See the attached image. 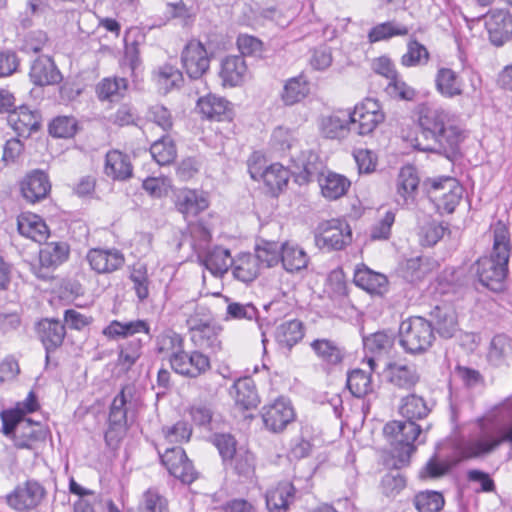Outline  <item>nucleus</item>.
Wrapping results in <instances>:
<instances>
[{"label":"nucleus","instance_id":"1","mask_svg":"<svg viewBox=\"0 0 512 512\" xmlns=\"http://www.w3.org/2000/svg\"><path fill=\"white\" fill-rule=\"evenodd\" d=\"M399 413L405 420L388 422L383 429L386 436L394 438L391 457L392 466L397 470L408 466L417 445L426 441L417 421L426 418L430 408L423 397L410 394L402 398Z\"/></svg>","mask_w":512,"mask_h":512},{"label":"nucleus","instance_id":"2","mask_svg":"<svg viewBox=\"0 0 512 512\" xmlns=\"http://www.w3.org/2000/svg\"><path fill=\"white\" fill-rule=\"evenodd\" d=\"M418 122L421 136L427 141V144L417 143L419 150L448 159L458 154L466 134L454 114L441 107L425 106L420 111Z\"/></svg>","mask_w":512,"mask_h":512},{"label":"nucleus","instance_id":"3","mask_svg":"<svg viewBox=\"0 0 512 512\" xmlns=\"http://www.w3.org/2000/svg\"><path fill=\"white\" fill-rule=\"evenodd\" d=\"M509 258V232L503 223L498 222L493 227V246L490 254L480 257L474 264L479 282L494 292L502 291L508 273Z\"/></svg>","mask_w":512,"mask_h":512},{"label":"nucleus","instance_id":"4","mask_svg":"<svg viewBox=\"0 0 512 512\" xmlns=\"http://www.w3.org/2000/svg\"><path fill=\"white\" fill-rule=\"evenodd\" d=\"M32 413V390L23 402H17L12 408L2 410V432L13 440L17 448L30 449L32 446V419L27 417Z\"/></svg>","mask_w":512,"mask_h":512},{"label":"nucleus","instance_id":"5","mask_svg":"<svg viewBox=\"0 0 512 512\" xmlns=\"http://www.w3.org/2000/svg\"><path fill=\"white\" fill-rule=\"evenodd\" d=\"M434 340V327L423 317H411L400 325L399 342L405 352L409 354L426 352Z\"/></svg>","mask_w":512,"mask_h":512},{"label":"nucleus","instance_id":"6","mask_svg":"<svg viewBox=\"0 0 512 512\" xmlns=\"http://www.w3.org/2000/svg\"><path fill=\"white\" fill-rule=\"evenodd\" d=\"M384 119L380 103L373 98H366L349 111L350 129L361 136L371 134Z\"/></svg>","mask_w":512,"mask_h":512},{"label":"nucleus","instance_id":"7","mask_svg":"<svg viewBox=\"0 0 512 512\" xmlns=\"http://www.w3.org/2000/svg\"><path fill=\"white\" fill-rule=\"evenodd\" d=\"M352 241V231L346 221L332 219L321 223L315 235L316 245L321 249L341 250Z\"/></svg>","mask_w":512,"mask_h":512},{"label":"nucleus","instance_id":"8","mask_svg":"<svg viewBox=\"0 0 512 512\" xmlns=\"http://www.w3.org/2000/svg\"><path fill=\"white\" fill-rule=\"evenodd\" d=\"M169 363L175 373L188 378H197L211 369L209 357L199 350L187 352L183 349L169 358Z\"/></svg>","mask_w":512,"mask_h":512},{"label":"nucleus","instance_id":"9","mask_svg":"<svg viewBox=\"0 0 512 512\" xmlns=\"http://www.w3.org/2000/svg\"><path fill=\"white\" fill-rule=\"evenodd\" d=\"M126 387L114 397L109 411V427L105 432L107 445L112 446L119 442L127 431V396Z\"/></svg>","mask_w":512,"mask_h":512},{"label":"nucleus","instance_id":"10","mask_svg":"<svg viewBox=\"0 0 512 512\" xmlns=\"http://www.w3.org/2000/svg\"><path fill=\"white\" fill-rule=\"evenodd\" d=\"M429 193L439 209L452 213L460 203L463 188L456 179L444 177L432 182Z\"/></svg>","mask_w":512,"mask_h":512},{"label":"nucleus","instance_id":"11","mask_svg":"<svg viewBox=\"0 0 512 512\" xmlns=\"http://www.w3.org/2000/svg\"><path fill=\"white\" fill-rule=\"evenodd\" d=\"M160 460L172 476L185 484H190L197 478L193 464L182 447L167 448L160 454Z\"/></svg>","mask_w":512,"mask_h":512},{"label":"nucleus","instance_id":"12","mask_svg":"<svg viewBox=\"0 0 512 512\" xmlns=\"http://www.w3.org/2000/svg\"><path fill=\"white\" fill-rule=\"evenodd\" d=\"M181 63L191 79H199L209 69L210 59L204 45L200 41L191 40L182 51Z\"/></svg>","mask_w":512,"mask_h":512},{"label":"nucleus","instance_id":"13","mask_svg":"<svg viewBox=\"0 0 512 512\" xmlns=\"http://www.w3.org/2000/svg\"><path fill=\"white\" fill-rule=\"evenodd\" d=\"M365 359L371 371L378 367V361L387 359L394 347V337L383 331L375 332L363 338Z\"/></svg>","mask_w":512,"mask_h":512},{"label":"nucleus","instance_id":"14","mask_svg":"<svg viewBox=\"0 0 512 512\" xmlns=\"http://www.w3.org/2000/svg\"><path fill=\"white\" fill-rule=\"evenodd\" d=\"M294 418V409L284 398H279L262 409V419L266 428L275 433L284 430Z\"/></svg>","mask_w":512,"mask_h":512},{"label":"nucleus","instance_id":"15","mask_svg":"<svg viewBox=\"0 0 512 512\" xmlns=\"http://www.w3.org/2000/svg\"><path fill=\"white\" fill-rule=\"evenodd\" d=\"M69 247L64 242H51L46 243L39 250V263L40 268L37 272V277L43 280L50 279L52 276L50 271H53L63 262L68 259Z\"/></svg>","mask_w":512,"mask_h":512},{"label":"nucleus","instance_id":"16","mask_svg":"<svg viewBox=\"0 0 512 512\" xmlns=\"http://www.w3.org/2000/svg\"><path fill=\"white\" fill-rule=\"evenodd\" d=\"M87 261L92 270L98 274L112 273L120 269L125 262L123 253L115 248H93L87 253Z\"/></svg>","mask_w":512,"mask_h":512},{"label":"nucleus","instance_id":"17","mask_svg":"<svg viewBox=\"0 0 512 512\" xmlns=\"http://www.w3.org/2000/svg\"><path fill=\"white\" fill-rule=\"evenodd\" d=\"M144 333L151 337V328L147 320L135 319L131 321L112 320L102 330L103 336L108 340L118 341Z\"/></svg>","mask_w":512,"mask_h":512},{"label":"nucleus","instance_id":"18","mask_svg":"<svg viewBox=\"0 0 512 512\" xmlns=\"http://www.w3.org/2000/svg\"><path fill=\"white\" fill-rule=\"evenodd\" d=\"M219 76L224 86L235 87L249 77L247 63L243 56L229 55L221 61Z\"/></svg>","mask_w":512,"mask_h":512},{"label":"nucleus","instance_id":"19","mask_svg":"<svg viewBox=\"0 0 512 512\" xmlns=\"http://www.w3.org/2000/svg\"><path fill=\"white\" fill-rule=\"evenodd\" d=\"M37 333L39 340L43 344L46 351V361H49L50 352L59 348L65 338V325L59 320L44 319L37 325Z\"/></svg>","mask_w":512,"mask_h":512},{"label":"nucleus","instance_id":"20","mask_svg":"<svg viewBox=\"0 0 512 512\" xmlns=\"http://www.w3.org/2000/svg\"><path fill=\"white\" fill-rule=\"evenodd\" d=\"M419 185L417 170L412 165L400 169L397 177V203L402 206L414 204Z\"/></svg>","mask_w":512,"mask_h":512},{"label":"nucleus","instance_id":"21","mask_svg":"<svg viewBox=\"0 0 512 512\" xmlns=\"http://www.w3.org/2000/svg\"><path fill=\"white\" fill-rule=\"evenodd\" d=\"M485 26L490 41L495 46H502L510 38L512 16L504 10L489 12L486 15Z\"/></svg>","mask_w":512,"mask_h":512},{"label":"nucleus","instance_id":"22","mask_svg":"<svg viewBox=\"0 0 512 512\" xmlns=\"http://www.w3.org/2000/svg\"><path fill=\"white\" fill-rule=\"evenodd\" d=\"M175 205L177 210L188 220L206 210L209 201L203 191L183 189L177 194Z\"/></svg>","mask_w":512,"mask_h":512},{"label":"nucleus","instance_id":"23","mask_svg":"<svg viewBox=\"0 0 512 512\" xmlns=\"http://www.w3.org/2000/svg\"><path fill=\"white\" fill-rule=\"evenodd\" d=\"M385 373L389 383L402 389L413 388L420 379L414 364L387 361L385 363Z\"/></svg>","mask_w":512,"mask_h":512},{"label":"nucleus","instance_id":"24","mask_svg":"<svg viewBox=\"0 0 512 512\" xmlns=\"http://www.w3.org/2000/svg\"><path fill=\"white\" fill-rule=\"evenodd\" d=\"M310 347L321 363L328 368L340 365L346 354L343 346L337 341L327 338L313 340Z\"/></svg>","mask_w":512,"mask_h":512},{"label":"nucleus","instance_id":"25","mask_svg":"<svg viewBox=\"0 0 512 512\" xmlns=\"http://www.w3.org/2000/svg\"><path fill=\"white\" fill-rule=\"evenodd\" d=\"M296 489L289 481H281L266 491V506L270 512H287L295 499Z\"/></svg>","mask_w":512,"mask_h":512},{"label":"nucleus","instance_id":"26","mask_svg":"<svg viewBox=\"0 0 512 512\" xmlns=\"http://www.w3.org/2000/svg\"><path fill=\"white\" fill-rule=\"evenodd\" d=\"M294 172L300 184L317 181L323 177L325 166L320 157L311 151L303 153Z\"/></svg>","mask_w":512,"mask_h":512},{"label":"nucleus","instance_id":"27","mask_svg":"<svg viewBox=\"0 0 512 512\" xmlns=\"http://www.w3.org/2000/svg\"><path fill=\"white\" fill-rule=\"evenodd\" d=\"M104 173L113 180L125 181L132 177L130 157L118 150L109 151L105 157Z\"/></svg>","mask_w":512,"mask_h":512},{"label":"nucleus","instance_id":"28","mask_svg":"<svg viewBox=\"0 0 512 512\" xmlns=\"http://www.w3.org/2000/svg\"><path fill=\"white\" fill-rule=\"evenodd\" d=\"M349 111L338 110L320 119L319 127L322 135L329 139H338L351 131Z\"/></svg>","mask_w":512,"mask_h":512},{"label":"nucleus","instance_id":"29","mask_svg":"<svg viewBox=\"0 0 512 512\" xmlns=\"http://www.w3.org/2000/svg\"><path fill=\"white\" fill-rule=\"evenodd\" d=\"M231 394L236 405L245 410L256 408L260 402L255 382L250 377L237 379L231 388Z\"/></svg>","mask_w":512,"mask_h":512},{"label":"nucleus","instance_id":"30","mask_svg":"<svg viewBox=\"0 0 512 512\" xmlns=\"http://www.w3.org/2000/svg\"><path fill=\"white\" fill-rule=\"evenodd\" d=\"M304 325L297 319L285 321L277 326L275 341L282 350L290 351L304 337Z\"/></svg>","mask_w":512,"mask_h":512},{"label":"nucleus","instance_id":"31","mask_svg":"<svg viewBox=\"0 0 512 512\" xmlns=\"http://www.w3.org/2000/svg\"><path fill=\"white\" fill-rule=\"evenodd\" d=\"M198 257L206 269L214 275L227 272L229 267H232L234 260L229 249L222 246H215L203 255L198 254Z\"/></svg>","mask_w":512,"mask_h":512},{"label":"nucleus","instance_id":"32","mask_svg":"<svg viewBox=\"0 0 512 512\" xmlns=\"http://www.w3.org/2000/svg\"><path fill=\"white\" fill-rule=\"evenodd\" d=\"M222 331V326L215 321L190 335V339L199 349L217 353L222 349V341L220 339Z\"/></svg>","mask_w":512,"mask_h":512},{"label":"nucleus","instance_id":"33","mask_svg":"<svg viewBox=\"0 0 512 512\" xmlns=\"http://www.w3.org/2000/svg\"><path fill=\"white\" fill-rule=\"evenodd\" d=\"M61 81L62 74L49 56L40 55L34 60L35 85H55Z\"/></svg>","mask_w":512,"mask_h":512},{"label":"nucleus","instance_id":"34","mask_svg":"<svg viewBox=\"0 0 512 512\" xmlns=\"http://www.w3.org/2000/svg\"><path fill=\"white\" fill-rule=\"evenodd\" d=\"M354 283L369 293L382 294L386 289L388 280L384 274L374 272L363 265L356 268Z\"/></svg>","mask_w":512,"mask_h":512},{"label":"nucleus","instance_id":"35","mask_svg":"<svg viewBox=\"0 0 512 512\" xmlns=\"http://www.w3.org/2000/svg\"><path fill=\"white\" fill-rule=\"evenodd\" d=\"M197 109L203 117L216 121L225 119L230 111L229 102L213 94L199 98L197 101Z\"/></svg>","mask_w":512,"mask_h":512},{"label":"nucleus","instance_id":"36","mask_svg":"<svg viewBox=\"0 0 512 512\" xmlns=\"http://www.w3.org/2000/svg\"><path fill=\"white\" fill-rule=\"evenodd\" d=\"M437 91L445 98H454L463 93L462 81L450 68H440L435 77Z\"/></svg>","mask_w":512,"mask_h":512},{"label":"nucleus","instance_id":"37","mask_svg":"<svg viewBox=\"0 0 512 512\" xmlns=\"http://www.w3.org/2000/svg\"><path fill=\"white\" fill-rule=\"evenodd\" d=\"M306 252L297 244L285 242L281 244V262L288 272H298L308 265Z\"/></svg>","mask_w":512,"mask_h":512},{"label":"nucleus","instance_id":"38","mask_svg":"<svg viewBox=\"0 0 512 512\" xmlns=\"http://www.w3.org/2000/svg\"><path fill=\"white\" fill-rule=\"evenodd\" d=\"M260 269L257 257L251 253H243L233 260V275L244 283L253 281L258 276Z\"/></svg>","mask_w":512,"mask_h":512},{"label":"nucleus","instance_id":"39","mask_svg":"<svg viewBox=\"0 0 512 512\" xmlns=\"http://www.w3.org/2000/svg\"><path fill=\"white\" fill-rule=\"evenodd\" d=\"M512 355V339L505 334L495 335L489 345L487 360L493 366L504 365Z\"/></svg>","mask_w":512,"mask_h":512},{"label":"nucleus","instance_id":"40","mask_svg":"<svg viewBox=\"0 0 512 512\" xmlns=\"http://www.w3.org/2000/svg\"><path fill=\"white\" fill-rule=\"evenodd\" d=\"M318 183L322 195L330 200L342 197L350 187V181L346 177L330 171L324 174Z\"/></svg>","mask_w":512,"mask_h":512},{"label":"nucleus","instance_id":"41","mask_svg":"<svg viewBox=\"0 0 512 512\" xmlns=\"http://www.w3.org/2000/svg\"><path fill=\"white\" fill-rule=\"evenodd\" d=\"M309 94V85L303 75L288 79L281 92V100L286 106L301 102Z\"/></svg>","mask_w":512,"mask_h":512},{"label":"nucleus","instance_id":"42","mask_svg":"<svg viewBox=\"0 0 512 512\" xmlns=\"http://www.w3.org/2000/svg\"><path fill=\"white\" fill-rule=\"evenodd\" d=\"M432 316L435 318V329L443 338H452L458 331L456 312L451 308L436 307Z\"/></svg>","mask_w":512,"mask_h":512},{"label":"nucleus","instance_id":"43","mask_svg":"<svg viewBox=\"0 0 512 512\" xmlns=\"http://www.w3.org/2000/svg\"><path fill=\"white\" fill-rule=\"evenodd\" d=\"M409 33L407 26L396 21H387L373 26L367 35L368 42L373 44L387 41L396 36H404Z\"/></svg>","mask_w":512,"mask_h":512},{"label":"nucleus","instance_id":"44","mask_svg":"<svg viewBox=\"0 0 512 512\" xmlns=\"http://www.w3.org/2000/svg\"><path fill=\"white\" fill-rule=\"evenodd\" d=\"M372 372L356 368L348 373L347 387L353 396L362 398L373 392Z\"/></svg>","mask_w":512,"mask_h":512},{"label":"nucleus","instance_id":"45","mask_svg":"<svg viewBox=\"0 0 512 512\" xmlns=\"http://www.w3.org/2000/svg\"><path fill=\"white\" fill-rule=\"evenodd\" d=\"M184 349L183 337L172 329L162 331L156 338V351L158 354H167L168 359L180 354Z\"/></svg>","mask_w":512,"mask_h":512},{"label":"nucleus","instance_id":"46","mask_svg":"<svg viewBox=\"0 0 512 512\" xmlns=\"http://www.w3.org/2000/svg\"><path fill=\"white\" fill-rule=\"evenodd\" d=\"M150 154L160 166L169 165L177 155L174 141L168 135H163L154 141L150 147Z\"/></svg>","mask_w":512,"mask_h":512},{"label":"nucleus","instance_id":"47","mask_svg":"<svg viewBox=\"0 0 512 512\" xmlns=\"http://www.w3.org/2000/svg\"><path fill=\"white\" fill-rule=\"evenodd\" d=\"M261 267H273L281 261V244L261 239L255 247V254Z\"/></svg>","mask_w":512,"mask_h":512},{"label":"nucleus","instance_id":"48","mask_svg":"<svg viewBox=\"0 0 512 512\" xmlns=\"http://www.w3.org/2000/svg\"><path fill=\"white\" fill-rule=\"evenodd\" d=\"M8 123L18 136L29 138L32 135V112L27 106H20L8 114Z\"/></svg>","mask_w":512,"mask_h":512},{"label":"nucleus","instance_id":"49","mask_svg":"<svg viewBox=\"0 0 512 512\" xmlns=\"http://www.w3.org/2000/svg\"><path fill=\"white\" fill-rule=\"evenodd\" d=\"M188 308L192 311L186 318V326L190 335L215 322L209 308L195 302H189Z\"/></svg>","mask_w":512,"mask_h":512},{"label":"nucleus","instance_id":"50","mask_svg":"<svg viewBox=\"0 0 512 512\" xmlns=\"http://www.w3.org/2000/svg\"><path fill=\"white\" fill-rule=\"evenodd\" d=\"M127 87L128 82L126 78H104L98 83L96 93L100 100L113 101L115 98L122 97Z\"/></svg>","mask_w":512,"mask_h":512},{"label":"nucleus","instance_id":"51","mask_svg":"<svg viewBox=\"0 0 512 512\" xmlns=\"http://www.w3.org/2000/svg\"><path fill=\"white\" fill-rule=\"evenodd\" d=\"M263 182L272 193L280 192L288 183L289 171L279 163H273L264 169Z\"/></svg>","mask_w":512,"mask_h":512},{"label":"nucleus","instance_id":"52","mask_svg":"<svg viewBox=\"0 0 512 512\" xmlns=\"http://www.w3.org/2000/svg\"><path fill=\"white\" fill-rule=\"evenodd\" d=\"M188 412L196 426L209 431L214 429L216 419L211 404L206 402L194 403L189 407Z\"/></svg>","mask_w":512,"mask_h":512},{"label":"nucleus","instance_id":"53","mask_svg":"<svg viewBox=\"0 0 512 512\" xmlns=\"http://www.w3.org/2000/svg\"><path fill=\"white\" fill-rule=\"evenodd\" d=\"M444 503L443 495L432 490L421 491L414 498V505L419 512H439Z\"/></svg>","mask_w":512,"mask_h":512},{"label":"nucleus","instance_id":"54","mask_svg":"<svg viewBox=\"0 0 512 512\" xmlns=\"http://www.w3.org/2000/svg\"><path fill=\"white\" fill-rule=\"evenodd\" d=\"M143 342L140 338H132L119 346L118 362L131 368L141 357Z\"/></svg>","mask_w":512,"mask_h":512},{"label":"nucleus","instance_id":"55","mask_svg":"<svg viewBox=\"0 0 512 512\" xmlns=\"http://www.w3.org/2000/svg\"><path fill=\"white\" fill-rule=\"evenodd\" d=\"M129 279L133 283V290L135 291L138 300L140 302L145 301L149 296L150 286L146 265H134L131 269Z\"/></svg>","mask_w":512,"mask_h":512},{"label":"nucleus","instance_id":"56","mask_svg":"<svg viewBox=\"0 0 512 512\" xmlns=\"http://www.w3.org/2000/svg\"><path fill=\"white\" fill-rule=\"evenodd\" d=\"M451 468L449 461L434 454L419 471L421 480H435L446 475Z\"/></svg>","mask_w":512,"mask_h":512},{"label":"nucleus","instance_id":"57","mask_svg":"<svg viewBox=\"0 0 512 512\" xmlns=\"http://www.w3.org/2000/svg\"><path fill=\"white\" fill-rule=\"evenodd\" d=\"M286 2H280L276 6L263 8L259 15H255V19H269L274 21L281 27L287 26L295 16L296 11H290L285 9Z\"/></svg>","mask_w":512,"mask_h":512},{"label":"nucleus","instance_id":"58","mask_svg":"<svg viewBox=\"0 0 512 512\" xmlns=\"http://www.w3.org/2000/svg\"><path fill=\"white\" fill-rule=\"evenodd\" d=\"M226 320H255L258 322L259 320V312L258 309L250 302L248 303H240V302H230L226 308Z\"/></svg>","mask_w":512,"mask_h":512},{"label":"nucleus","instance_id":"59","mask_svg":"<svg viewBox=\"0 0 512 512\" xmlns=\"http://www.w3.org/2000/svg\"><path fill=\"white\" fill-rule=\"evenodd\" d=\"M225 465L230 466L238 475L248 477L254 471L255 458L250 451L239 448L232 461Z\"/></svg>","mask_w":512,"mask_h":512},{"label":"nucleus","instance_id":"60","mask_svg":"<svg viewBox=\"0 0 512 512\" xmlns=\"http://www.w3.org/2000/svg\"><path fill=\"white\" fill-rule=\"evenodd\" d=\"M211 441L218 449L224 464L232 461L233 456L238 452L237 441L229 433H215Z\"/></svg>","mask_w":512,"mask_h":512},{"label":"nucleus","instance_id":"61","mask_svg":"<svg viewBox=\"0 0 512 512\" xmlns=\"http://www.w3.org/2000/svg\"><path fill=\"white\" fill-rule=\"evenodd\" d=\"M297 142L296 131L294 129L278 126L271 135V146L280 151L285 152L291 149Z\"/></svg>","mask_w":512,"mask_h":512},{"label":"nucleus","instance_id":"62","mask_svg":"<svg viewBox=\"0 0 512 512\" xmlns=\"http://www.w3.org/2000/svg\"><path fill=\"white\" fill-rule=\"evenodd\" d=\"M77 131V121L73 117L58 116L49 124V133L56 138H70Z\"/></svg>","mask_w":512,"mask_h":512},{"label":"nucleus","instance_id":"63","mask_svg":"<svg viewBox=\"0 0 512 512\" xmlns=\"http://www.w3.org/2000/svg\"><path fill=\"white\" fill-rule=\"evenodd\" d=\"M8 504L18 510L27 511L32 506V489L30 481H26L24 486H18L12 494L7 497Z\"/></svg>","mask_w":512,"mask_h":512},{"label":"nucleus","instance_id":"64","mask_svg":"<svg viewBox=\"0 0 512 512\" xmlns=\"http://www.w3.org/2000/svg\"><path fill=\"white\" fill-rule=\"evenodd\" d=\"M142 504L145 512H169L168 500L155 488L143 494Z\"/></svg>","mask_w":512,"mask_h":512}]
</instances>
